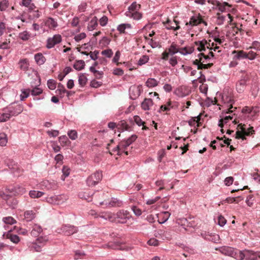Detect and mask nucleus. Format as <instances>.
Returning <instances> with one entry per match:
<instances>
[{"label": "nucleus", "mask_w": 260, "mask_h": 260, "mask_svg": "<svg viewBox=\"0 0 260 260\" xmlns=\"http://www.w3.org/2000/svg\"><path fill=\"white\" fill-rule=\"evenodd\" d=\"M153 102L151 99H145L141 104V107L144 110H149L153 106Z\"/></svg>", "instance_id": "f3484780"}, {"label": "nucleus", "mask_w": 260, "mask_h": 260, "mask_svg": "<svg viewBox=\"0 0 260 260\" xmlns=\"http://www.w3.org/2000/svg\"><path fill=\"white\" fill-rule=\"evenodd\" d=\"M102 178V173L96 172L88 177L86 180L87 184L89 186H94L99 182Z\"/></svg>", "instance_id": "20e7f679"}, {"label": "nucleus", "mask_w": 260, "mask_h": 260, "mask_svg": "<svg viewBox=\"0 0 260 260\" xmlns=\"http://www.w3.org/2000/svg\"><path fill=\"white\" fill-rule=\"evenodd\" d=\"M42 232V229L39 225L35 224L31 232V236L37 237Z\"/></svg>", "instance_id": "bb28decb"}, {"label": "nucleus", "mask_w": 260, "mask_h": 260, "mask_svg": "<svg viewBox=\"0 0 260 260\" xmlns=\"http://www.w3.org/2000/svg\"><path fill=\"white\" fill-rule=\"evenodd\" d=\"M246 82L244 79L238 81L236 84V89L239 93H242L246 87Z\"/></svg>", "instance_id": "412c9836"}, {"label": "nucleus", "mask_w": 260, "mask_h": 260, "mask_svg": "<svg viewBox=\"0 0 260 260\" xmlns=\"http://www.w3.org/2000/svg\"><path fill=\"white\" fill-rule=\"evenodd\" d=\"M129 27L130 25L128 24H121L119 25L117 27V30L120 31L121 33L124 32L125 29L126 28V26Z\"/></svg>", "instance_id": "e2e57ef3"}, {"label": "nucleus", "mask_w": 260, "mask_h": 260, "mask_svg": "<svg viewBox=\"0 0 260 260\" xmlns=\"http://www.w3.org/2000/svg\"><path fill=\"white\" fill-rule=\"evenodd\" d=\"M132 209L136 215L140 216L141 215V214H142L141 210L140 209H139V208H138L137 207H136L135 206H133L132 207Z\"/></svg>", "instance_id": "0e129e2a"}, {"label": "nucleus", "mask_w": 260, "mask_h": 260, "mask_svg": "<svg viewBox=\"0 0 260 260\" xmlns=\"http://www.w3.org/2000/svg\"><path fill=\"white\" fill-rule=\"evenodd\" d=\"M141 8V5L134 2L128 7V11L125 12L126 16L133 18L135 20H139L142 17L141 13L139 12Z\"/></svg>", "instance_id": "f257e3e1"}, {"label": "nucleus", "mask_w": 260, "mask_h": 260, "mask_svg": "<svg viewBox=\"0 0 260 260\" xmlns=\"http://www.w3.org/2000/svg\"><path fill=\"white\" fill-rule=\"evenodd\" d=\"M8 142L7 137L5 133H0V145L5 146L6 145Z\"/></svg>", "instance_id": "4c0bfd02"}, {"label": "nucleus", "mask_w": 260, "mask_h": 260, "mask_svg": "<svg viewBox=\"0 0 260 260\" xmlns=\"http://www.w3.org/2000/svg\"><path fill=\"white\" fill-rule=\"evenodd\" d=\"M189 23L191 25H198L201 23H203L206 26L207 25V23L203 20L202 16L200 14L191 17Z\"/></svg>", "instance_id": "4468645a"}, {"label": "nucleus", "mask_w": 260, "mask_h": 260, "mask_svg": "<svg viewBox=\"0 0 260 260\" xmlns=\"http://www.w3.org/2000/svg\"><path fill=\"white\" fill-rule=\"evenodd\" d=\"M243 252L246 260H257V257H260V252H255L249 250H244Z\"/></svg>", "instance_id": "1a4fd4ad"}, {"label": "nucleus", "mask_w": 260, "mask_h": 260, "mask_svg": "<svg viewBox=\"0 0 260 260\" xmlns=\"http://www.w3.org/2000/svg\"><path fill=\"white\" fill-rule=\"evenodd\" d=\"M48 241V238L46 236H45L39 237L35 241L43 247L46 245Z\"/></svg>", "instance_id": "f704fd0d"}, {"label": "nucleus", "mask_w": 260, "mask_h": 260, "mask_svg": "<svg viewBox=\"0 0 260 260\" xmlns=\"http://www.w3.org/2000/svg\"><path fill=\"white\" fill-rule=\"evenodd\" d=\"M117 127L118 129L122 131H131L132 130L131 126H129L124 120H121L118 122L117 124Z\"/></svg>", "instance_id": "aec40b11"}, {"label": "nucleus", "mask_w": 260, "mask_h": 260, "mask_svg": "<svg viewBox=\"0 0 260 260\" xmlns=\"http://www.w3.org/2000/svg\"><path fill=\"white\" fill-rule=\"evenodd\" d=\"M217 24L218 25L223 24L225 17L223 15H221L219 13H217Z\"/></svg>", "instance_id": "338daca9"}, {"label": "nucleus", "mask_w": 260, "mask_h": 260, "mask_svg": "<svg viewBox=\"0 0 260 260\" xmlns=\"http://www.w3.org/2000/svg\"><path fill=\"white\" fill-rule=\"evenodd\" d=\"M108 246L111 249H118V250H127L125 246L119 243H109Z\"/></svg>", "instance_id": "4be33fe9"}, {"label": "nucleus", "mask_w": 260, "mask_h": 260, "mask_svg": "<svg viewBox=\"0 0 260 260\" xmlns=\"http://www.w3.org/2000/svg\"><path fill=\"white\" fill-rule=\"evenodd\" d=\"M86 34L84 32H82L77 35H76L74 37V39L76 42H79L81 40L84 39L86 37Z\"/></svg>", "instance_id": "680f3d73"}, {"label": "nucleus", "mask_w": 260, "mask_h": 260, "mask_svg": "<svg viewBox=\"0 0 260 260\" xmlns=\"http://www.w3.org/2000/svg\"><path fill=\"white\" fill-rule=\"evenodd\" d=\"M101 205H106L110 207H120L122 203V202L117 199H112L110 202H108L106 200L101 202Z\"/></svg>", "instance_id": "2eb2a0df"}, {"label": "nucleus", "mask_w": 260, "mask_h": 260, "mask_svg": "<svg viewBox=\"0 0 260 260\" xmlns=\"http://www.w3.org/2000/svg\"><path fill=\"white\" fill-rule=\"evenodd\" d=\"M35 59L39 65L43 64L46 61V58L41 53H37L35 55Z\"/></svg>", "instance_id": "393cba45"}, {"label": "nucleus", "mask_w": 260, "mask_h": 260, "mask_svg": "<svg viewBox=\"0 0 260 260\" xmlns=\"http://www.w3.org/2000/svg\"><path fill=\"white\" fill-rule=\"evenodd\" d=\"M235 259L239 260H243L245 258V256L243 251H238L235 249V256H233Z\"/></svg>", "instance_id": "58836bf2"}, {"label": "nucleus", "mask_w": 260, "mask_h": 260, "mask_svg": "<svg viewBox=\"0 0 260 260\" xmlns=\"http://www.w3.org/2000/svg\"><path fill=\"white\" fill-rule=\"evenodd\" d=\"M100 24L101 26H105L108 22V18L107 16H103L100 19Z\"/></svg>", "instance_id": "774afa93"}, {"label": "nucleus", "mask_w": 260, "mask_h": 260, "mask_svg": "<svg viewBox=\"0 0 260 260\" xmlns=\"http://www.w3.org/2000/svg\"><path fill=\"white\" fill-rule=\"evenodd\" d=\"M85 255V253L80 250H76L75 252L74 259L78 260L80 258H83Z\"/></svg>", "instance_id": "09e8293b"}, {"label": "nucleus", "mask_w": 260, "mask_h": 260, "mask_svg": "<svg viewBox=\"0 0 260 260\" xmlns=\"http://www.w3.org/2000/svg\"><path fill=\"white\" fill-rule=\"evenodd\" d=\"M4 222L7 224H13L16 223V220L11 216L5 217L3 218Z\"/></svg>", "instance_id": "ea45409f"}, {"label": "nucleus", "mask_w": 260, "mask_h": 260, "mask_svg": "<svg viewBox=\"0 0 260 260\" xmlns=\"http://www.w3.org/2000/svg\"><path fill=\"white\" fill-rule=\"evenodd\" d=\"M171 214L168 212H164L159 214V217H162V220L158 219V221L159 223H163L165 222L170 216Z\"/></svg>", "instance_id": "c85d7f7f"}, {"label": "nucleus", "mask_w": 260, "mask_h": 260, "mask_svg": "<svg viewBox=\"0 0 260 260\" xmlns=\"http://www.w3.org/2000/svg\"><path fill=\"white\" fill-rule=\"evenodd\" d=\"M6 237L7 239H10L11 242L15 244H17L20 241L19 237L16 235L13 234L11 230H10L7 232L6 234Z\"/></svg>", "instance_id": "6ab92c4d"}, {"label": "nucleus", "mask_w": 260, "mask_h": 260, "mask_svg": "<svg viewBox=\"0 0 260 260\" xmlns=\"http://www.w3.org/2000/svg\"><path fill=\"white\" fill-rule=\"evenodd\" d=\"M131 219H132V215L126 210H121L116 213V222L122 224H132Z\"/></svg>", "instance_id": "f03ea898"}, {"label": "nucleus", "mask_w": 260, "mask_h": 260, "mask_svg": "<svg viewBox=\"0 0 260 260\" xmlns=\"http://www.w3.org/2000/svg\"><path fill=\"white\" fill-rule=\"evenodd\" d=\"M79 83L81 86H84L87 82V78L84 75H81L79 77Z\"/></svg>", "instance_id": "3c124183"}, {"label": "nucleus", "mask_w": 260, "mask_h": 260, "mask_svg": "<svg viewBox=\"0 0 260 260\" xmlns=\"http://www.w3.org/2000/svg\"><path fill=\"white\" fill-rule=\"evenodd\" d=\"M21 94H20V100L21 101H24L26 98H27L29 95L30 92L29 89H23L21 90Z\"/></svg>", "instance_id": "37998d69"}, {"label": "nucleus", "mask_w": 260, "mask_h": 260, "mask_svg": "<svg viewBox=\"0 0 260 260\" xmlns=\"http://www.w3.org/2000/svg\"><path fill=\"white\" fill-rule=\"evenodd\" d=\"M171 105H172L171 102L169 101L166 104L161 105L160 107L159 112H160L161 111H169L170 110L171 108L172 107V106Z\"/></svg>", "instance_id": "a19ab883"}, {"label": "nucleus", "mask_w": 260, "mask_h": 260, "mask_svg": "<svg viewBox=\"0 0 260 260\" xmlns=\"http://www.w3.org/2000/svg\"><path fill=\"white\" fill-rule=\"evenodd\" d=\"M98 25V19L96 17H94L88 23V29L92 30L95 28Z\"/></svg>", "instance_id": "cd10ccee"}, {"label": "nucleus", "mask_w": 260, "mask_h": 260, "mask_svg": "<svg viewBox=\"0 0 260 260\" xmlns=\"http://www.w3.org/2000/svg\"><path fill=\"white\" fill-rule=\"evenodd\" d=\"M194 44L197 46V50L200 52H206L208 49L212 50V48L210 47V43L205 39L202 41H196L194 42Z\"/></svg>", "instance_id": "423d86ee"}, {"label": "nucleus", "mask_w": 260, "mask_h": 260, "mask_svg": "<svg viewBox=\"0 0 260 260\" xmlns=\"http://www.w3.org/2000/svg\"><path fill=\"white\" fill-rule=\"evenodd\" d=\"M56 92L60 95H62L66 92H68V91L66 90L64 86L62 84L59 83L58 85V89L56 90Z\"/></svg>", "instance_id": "c03bdc74"}, {"label": "nucleus", "mask_w": 260, "mask_h": 260, "mask_svg": "<svg viewBox=\"0 0 260 260\" xmlns=\"http://www.w3.org/2000/svg\"><path fill=\"white\" fill-rule=\"evenodd\" d=\"M204 62H202V63H201L200 64H199L198 67V70H202V69H207L209 68H210L212 66L213 63H207V64H204Z\"/></svg>", "instance_id": "864d4df0"}, {"label": "nucleus", "mask_w": 260, "mask_h": 260, "mask_svg": "<svg viewBox=\"0 0 260 260\" xmlns=\"http://www.w3.org/2000/svg\"><path fill=\"white\" fill-rule=\"evenodd\" d=\"M222 254L231 257L235 256V249L229 246H222L219 248H216Z\"/></svg>", "instance_id": "6e6552de"}, {"label": "nucleus", "mask_w": 260, "mask_h": 260, "mask_svg": "<svg viewBox=\"0 0 260 260\" xmlns=\"http://www.w3.org/2000/svg\"><path fill=\"white\" fill-rule=\"evenodd\" d=\"M59 141L63 146L67 145L70 142L66 136H62L59 137Z\"/></svg>", "instance_id": "a18cd8bd"}, {"label": "nucleus", "mask_w": 260, "mask_h": 260, "mask_svg": "<svg viewBox=\"0 0 260 260\" xmlns=\"http://www.w3.org/2000/svg\"><path fill=\"white\" fill-rule=\"evenodd\" d=\"M249 49H254L256 50L260 51V42L258 41H253Z\"/></svg>", "instance_id": "6e6d98bb"}, {"label": "nucleus", "mask_w": 260, "mask_h": 260, "mask_svg": "<svg viewBox=\"0 0 260 260\" xmlns=\"http://www.w3.org/2000/svg\"><path fill=\"white\" fill-rule=\"evenodd\" d=\"M18 37L23 41H27L30 37V34L27 31H24L19 33Z\"/></svg>", "instance_id": "c9c22d12"}, {"label": "nucleus", "mask_w": 260, "mask_h": 260, "mask_svg": "<svg viewBox=\"0 0 260 260\" xmlns=\"http://www.w3.org/2000/svg\"><path fill=\"white\" fill-rule=\"evenodd\" d=\"M225 102L231 104L230 107L228 109V111L226 112V113H231L233 112V111L232 110V109L233 108L232 106V103L234 102V100L232 97H228L227 96L225 100H224Z\"/></svg>", "instance_id": "79ce46f5"}, {"label": "nucleus", "mask_w": 260, "mask_h": 260, "mask_svg": "<svg viewBox=\"0 0 260 260\" xmlns=\"http://www.w3.org/2000/svg\"><path fill=\"white\" fill-rule=\"evenodd\" d=\"M246 58L250 60H253L256 58L257 54L256 52L250 50L248 52H246Z\"/></svg>", "instance_id": "8fccbe9b"}, {"label": "nucleus", "mask_w": 260, "mask_h": 260, "mask_svg": "<svg viewBox=\"0 0 260 260\" xmlns=\"http://www.w3.org/2000/svg\"><path fill=\"white\" fill-rule=\"evenodd\" d=\"M129 145L125 140H123L120 142L116 147L114 149L115 152L117 151V154L121 155L120 151L123 152L126 155H128V151H125V149L128 147Z\"/></svg>", "instance_id": "f8f14e48"}, {"label": "nucleus", "mask_w": 260, "mask_h": 260, "mask_svg": "<svg viewBox=\"0 0 260 260\" xmlns=\"http://www.w3.org/2000/svg\"><path fill=\"white\" fill-rule=\"evenodd\" d=\"M254 132L255 131L252 126L250 127L247 131L246 130V128H242V132L239 131L236 132V138L238 139H241L244 140L246 139L245 136H249L254 134Z\"/></svg>", "instance_id": "39448f33"}, {"label": "nucleus", "mask_w": 260, "mask_h": 260, "mask_svg": "<svg viewBox=\"0 0 260 260\" xmlns=\"http://www.w3.org/2000/svg\"><path fill=\"white\" fill-rule=\"evenodd\" d=\"M48 88L51 90H54L56 88V82L54 80H49L47 82Z\"/></svg>", "instance_id": "5fc2aeb1"}, {"label": "nucleus", "mask_w": 260, "mask_h": 260, "mask_svg": "<svg viewBox=\"0 0 260 260\" xmlns=\"http://www.w3.org/2000/svg\"><path fill=\"white\" fill-rule=\"evenodd\" d=\"M157 84L158 82L154 78H149L146 82V85L148 87H153Z\"/></svg>", "instance_id": "e433bc0d"}, {"label": "nucleus", "mask_w": 260, "mask_h": 260, "mask_svg": "<svg viewBox=\"0 0 260 260\" xmlns=\"http://www.w3.org/2000/svg\"><path fill=\"white\" fill-rule=\"evenodd\" d=\"M3 111L4 112L0 113V122L7 121L11 118V114L7 108L4 109Z\"/></svg>", "instance_id": "5701e85b"}, {"label": "nucleus", "mask_w": 260, "mask_h": 260, "mask_svg": "<svg viewBox=\"0 0 260 260\" xmlns=\"http://www.w3.org/2000/svg\"><path fill=\"white\" fill-rule=\"evenodd\" d=\"M84 61L83 60H79L76 61L73 67L76 70L80 71L84 68Z\"/></svg>", "instance_id": "7c9ffc66"}, {"label": "nucleus", "mask_w": 260, "mask_h": 260, "mask_svg": "<svg viewBox=\"0 0 260 260\" xmlns=\"http://www.w3.org/2000/svg\"><path fill=\"white\" fill-rule=\"evenodd\" d=\"M134 119L135 122L137 124H138L139 126H141L142 125H143L145 123L144 121H143L142 119L140 118V117L139 116H135L134 117Z\"/></svg>", "instance_id": "052dcab7"}, {"label": "nucleus", "mask_w": 260, "mask_h": 260, "mask_svg": "<svg viewBox=\"0 0 260 260\" xmlns=\"http://www.w3.org/2000/svg\"><path fill=\"white\" fill-rule=\"evenodd\" d=\"M51 147H52V149L56 153V152L60 151V149H61L59 145H58V144H57V143L56 142L52 141L51 142Z\"/></svg>", "instance_id": "13d9d810"}, {"label": "nucleus", "mask_w": 260, "mask_h": 260, "mask_svg": "<svg viewBox=\"0 0 260 260\" xmlns=\"http://www.w3.org/2000/svg\"><path fill=\"white\" fill-rule=\"evenodd\" d=\"M233 54H235V57L237 59H246V52L243 50H234L232 52Z\"/></svg>", "instance_id": "b1692460"}, {"label": "nucleus", "mask_w": 260, "mask_h": 260, "mask_svg": "<svg viewBox=\"0 0 260 260\" xmlns=\"http://www.w3.org/2000/svg\"><path fill=\"white\" fill-rule=\"evenodd\" d=\"M8 111L11 114V117L15 116L23 111V106L20 105H16L15 107H10L7 108Z\"/></svg>", "instance_id": "ddd939ff"}, {"label": "nucleus", "mask_w": 260, "mask_h": 260, "mask_svg": "<svg viewBox=\"0 0 260 260\" xmlns=\"http://www.w3.org/2000/svg\"><path fill=\"white\" fill-rule=\"evenodd\" d=\"M193 51V48L192 47H184L179 48V52L181 54L186 55L187 54H191Z\"/></svg>", "instance_id": "72a5a7b5"}, {"label": "nucleus", "mask_w": 260, "mask_h": 260, "mask_svg": "<svg viewBox=\"0 0 260 260\" xmlns=\"http://www.w3.org/2000/svg\"><path fill=\"white\" fill-rule=\"evenodd\" d=\"M217 6L219 8V9L221 11H223L225 9L226 6H230V5L227 3L224 2L223 4L220 3L219 2H216Z\"/></svg>", "instance_id": "4d7b16f0"}, {"label": "nucleus", "mask_w": 260, "mask_h": 260, "mask_svg": "<svg viewBox=\"0 0 260 260\" xmlns=\"http://www.w3.org/2000/svg\"><path fill=\"white\" fill-rule=\"evenodd\" d=\"M44 194V192L42 191L31 190L29 192V195L31 198H39Z\"/></svg>", "instance_id": "473e14b6"}, {"label": "nucleus", "mask_w": 260, "mask_h": 260, "mask_svg": "<svg viewBox=\"0 0 260 260\" xmlns=\"http://www.w3.org/2000/svg\"><path fill=\"white\" fill-rule=\"evenodd\" d=\"M29 248L30 250H33L36 252H40L42 250V247L37 243L36 241L30 244Z\"/></svg>", "instance_id": "2f4dec72"}, {"label": "nucleus", "mask_w": 260, "mask_h": 260, "mask_svg": "<svg viewBox=\"0 0 260 260\" xmlns=\"http://www.w3.org/2000/svg\"><path fill=\"white\" fill-rule=\"evenodd\" d=\"M0 10L5 11L9 6V3L7 0H3L0 2Z\"/></svg>", "instance_id": "49530a36"}, {"label": "nucleus", "mask_w": 260, "mask_h": 260, "mask_svg": "<svg viewBox=\"0 0 260 260\" xmlns=\"http://www.w3.org/2000/svg\"><path fill=\"white\" fill-rule=\"evenodd\" d=\"M61 230L64 235L70 236L77 233L78 228L73 225H65L61 227Z\"/></svg>", "instance_id": "9b49d317"}, {"label": "nucleus", "mask_w": 260, "mask_h": 260, "mask_svg": "<svg viewBox=\"0 0 260 260\" xmlns=\"http://www.w3.org/2000/svg\"><path fill=\"white\" fill-rule=\"evenodd\" d=\"M45 25L50 29H55L58 26L57 22L54 19L48 17L44 20Z\"/></svg>", "instance_id": "dca6fc26"}, {"label": "nucleus", "mask_w": 260, "mask_h": 260, "mask_svg": "<svg viewBox=\"0 0 260 260\" xmlns=\"http://www.w3.org/2000/svg\"><path fill=\"white\" fill-rule=\"evenodd\" d=\"M68 135L70 138L73 140L77 138V133L75 130H71L68 132Z\"/></svg>", "instance_id": "603ef678"}, {"label": "nucleus", "mask_w": 260, "mask_h": 260, "mask_svg": "<svg viewBox=\"0 0 260 260\" xmlns=\"http://www.w3.org/2000/svg\"><path fill=\"white\" fill-rule=\"evenodd\" d=\"M164 25L168 29H173L174 30H177L180 29V27L179 25V22L176 20L173 21L168 19L165 22H164Z\"/></svg>", "instance_id": "9d476101"}, {"label": "nucleus", "mask_w": 260, "mask_h": 260, "mask_svg": "<svg viewBox=\"0 0 260 260\" xmlns=\"http://www.w3.org/2000/svg\"><path fill=\"white\" fill-rule=\"evenodd\" d=\"M149 60V56L148 55H145L142 56L138 61V64L140 66H142Z\"/></svg>", "instance_id": "de8ad7c7"}, {"label": "nucleus", "mask_w": 260, "mask_h": 260, "mask_svg": "<svg viewBox=\"0 0 260 260\" xmlns=\"http://www.w3.org/2000/svg\"><path fill=\"white\" fill-rule=\"evenodd\" d=\"M35 213L32 210H27L24 212V216L27 221H30L35 217Z\"/></svg>", "instance_id": "c756f323"}, {"label": "nucleus", "mask_w": 260, "mask_h": 260, "mask_svg": "<svg viewBox=\"0 0 260 260\" xmlns=\"http://www.w3.org/2000/svg\"><path fill=\"white\" fill-rule=\"evenodd\" d=\"M61 41V36L59 34L55 35L53 37L49 38L47 39L46 46L48 48H51Z\"/></svg>", "instance_id": "0eeeda50"}, {"label": "nucleus", "mask_w": 260, "mask_h": 260, "mask_svg": "<svg viewBox=\"0 0 260 260\" xmlns=\"http://www.w3.org/2000/svg\"><path fill=\"white\" fill-rule=\"evenodd\" d=\"M218 220V224L221 226H223L226 222V219L222 215L219 216Z\"/></svg>", "instance_id": "69168bd1"}, {"label": "nucleus", "mask_w": 260, "mask_h": 260, "mask_svg": "<svg viewBox=\"0 0 260 260\" xmlns=\"http://www.w3.org/2000/svg\"><path fill=\"white\" fill-rule=\"evenodd\" d=\"M100 216L106 219H108L111 222H116V214L111 212H106L102 213Z\"/></svg>", "instance_id": "a211bd4d"}, {"label": "nucleus", "mask_w": 260, "mask_h": 260, "mask_svg": "<svg viewBox=\"0 0 260 260\" xmlns=\"http://www.w3.org/2000/svg\"><path fill=\"white\" fill-rule=\"evenodd\" d=\"M19 64L20 68L23 71H27L28 69L29 64L27 59H22L19 60Z\"/></svg>", "instance_id": "a878e982"}, {"label": "nucleus", "mask_w": 260, "mask_h": 260, "mask_svg": "<svg viewBox=\"0 0 260 260\" xmlns=\"http://www.w3.org/2000/svg\"><path fill=\"white\" fill-rule=\"evenodd\" d=\"M148 245L151 246H156L159 244V241L155 238H151L147 242Z\"/></svg>", "instance_id": "bf43d9fd"}, {"label": "nucleus", "mask_w": 260, "mask_h": 260, "mask_svg": "<svg viewBox=\"0 0 260 260\" xmlns=\"http://www.w3.org/2000/svg\"><path fill=\"white\" fill-rule=\"evenodd\" d=\"M179 52L178 46L174 43H172L169 48L166 49L161 54V59L167 60L169 55H173Z\"/></svg>", "instance_id": "7ed1b4c3"}]
</instances>
